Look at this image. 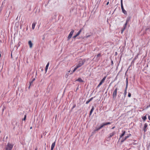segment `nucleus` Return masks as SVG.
I'll list each match as a JSON object with an SVG mask.
<instances>
[{
    "mask_svg": "<svg viewBox=\"0 0 150 150\" xmlns=\"http://www.w3.org/2000/svg\"><path fill=\"white\" fill-rule=\"evenodd\" d=\"M85 62L86 59H85L81 60L79 61L78 64L76 66L78 68L83 65Z\"/></svg>",
    "mask_w": 150,
    "mask_h": 150,
    "instance_id": "1",
    "label": "nucleus"
},
{
    "mask_svg": "<svg viewBox=\"0 0 150 150\" xmlns=\"http://www.w3.org/2000/svg\"><path fill=\"white\" fill-rule=\"evenodd\" d=\"M13 146V144H10L9 143H8L6 147V150H11Z\"/></svg>",
    "mask_w": 150,
    "mask_h": 150,
    "instance_id": "2",
    "label": "nucleus"
},
{
    "mask_svg": "<svg viewBox=\"0 0 150 150\" xmlns=\"http://www.w3.org/2000/svg\"><path fill=\"white\" fill-rule=\"evenodd\" d=\"M121 8L122 11L123 13L125 14H127V11L124 9L123 6V4L122 3V0H121Z\"/></svg>",
    "mask_w": 150,
    "mask_h": 150,
    "instance_id": "3",
    "label": "nucleus"
},
{
    "mask_svg": "<svg viewBox=\"0 0 150 150\" xmlns=\"http://www.w3.org/2000/svg\"><path fill=\"white\" fill-rule=\"evenodd\" d=\"M117 87L113 91L112 96H113V98H115L117 96Z\"/></svg>",
    "mask_w": 150,
    "mask_h": 150,
    "instance_id": "4",
    "label": "nucleus"
},
{
    "mask_svg": "<svg viewBox=\"0 0 150 150\" xmlns=\"http://www.w3.org/2000/svg\"><path fill=\"white\" fill-rule=\"evenodd\" d=\"M74 30H72L71 32H70L68 38V40H69L72 37V35H73L74 33Z\"/></svg>",
    "mask_w": 150,
    "mask_h": 150,
    "instance_id": "5",
    "label": "nucleus"
},
{
    "mask_svg": "<svg viewBox=\"0 0 150 150\" xmlns=\"http://www.w3.org/2000/svg\"><path fill=\"white\" fill-rule=\"evenodd\" d=\"M131 136V134H128L127 136H126L125 137L124 139H123L121 141V142H123L125 141L130 136Z\"/></svg>",
    "mask_w": 150,
    "mask_h": 150,
    "instance_id": "6",
    "label": "nucleus"
},
{
    "mask_svg": "<svg viewBox=\"0 0 150 150\" xmlns=\"http://www.w3.org/2000/svg\"><path fill=\"white\" fill-rule=\"evenodd\" d=\"M28 44L29 45V47L30 48H31L33 47V44L31 41H29L28 42Z\"/></svg>",
    "mask_w": 150,
    "mask_h": 150,
    "instance_id": "7",
    "label": "nucleus"
},
{
    "mask_svg": "<svg viewBox=\"0 0 150 150\" xmlns=\"http://www.w3.org/2000/svg\"><path fill=\"white\" fill-rule=\"evenodd\" d=\"M55 142H54V143H53L52 144L51 146V150H53L54 147L55 146Z\"/></svg>",
    "mask_w": 150,
    "mask_h": 150,
    "instance_id": "8",
    "label": "nucleus"
},
{
    "mask_svg": "<svg viewBox=\"0 0 150 150\" xmlns=\"http://www.w3.org/2000/svg\"><path fill=\"white\" fill-rule=\"evenodd\" d=\"M147 127V125L146 123H145L144 125V127L143 130L144 132H145L146 131V128Z\"/></svg>",
    "mask_w": 150,
    "mask_h": 150,
    "instance_id": "9",
    "label": "nucleus"
},
{
    "mask_svg": "<svg viewBox=\"0 0 150 150\" xmlns=\"http://www.w3.org/2000/svg\"><path fill=\"white\" fill-rule=\"evenodd\" d=\"M115 134V132H112V133H110L109 134V136L108 137H112Z\"/></svg>",
    "mask_w": 150,
    "mask_h": 150,
    "instance_id": "10",
    "label": "nucleus"
},
{
    "mask_svg": "<svg viewBox=\"0 0 150 150\" xmlns=\"http://www.w3.org/2000/svg\"><path fill=\"white\" fill-rule=\"evenodd\" d=\"M122 134L120 136V138H121L123 136H124L125 135V131H122Z\"/></svg>",
    "mask_w": 150,
    "mask_h": 150,
    "instance_id": "11",
    "label": "nucleus"
},
{
    "mask_svg": "<svg viewBox=\"0 0 150 150\" xmlns=\"http://www.w3.org/2000/svg\"><path fill=\"white\" fill-rule=\"evenodd\" d=\"M36 23H33L32 24V29L33 30L34 29Z\"/></svg>",
    "mask_w": 150,
    "mask_h": 150,
    "instance_id": "12",
    "label": "nucleus"
},
{
    "mask_svg": "<svg viewBox=\"0 0 150 150\" xmlns=\"http://www.w3.org/2000/svg\"><path fill=\"white\" fill-rule=\"evenodd\" d=\"M49 62H48L47 63V65H46V67H45V71H46V72L47 71V69H48V67H49Z\"/></svg>",
    "mask_w": 150,
    "mask_h": 150,
    "instance_id": "13",
    "label": "nucleus"
},
{
    "mask_svg": "<svg viewBox=\"0 0 150 150\" xmlns=\"http://www.w3.org/2000/svg\"><path fill=\"white\" fill-rule=\"evenodd\" d=\"M94 110V107L93 106H92V108L91 109L90 112V115H91V114L92 113V112H93V111Z\"/></svg>",
    "mask_w": 150,
    "mask_h": 150,
    "instance_id": "14",
    "label": "nucleus"
},
{
    "mask_svg": "<svg viewBox=\"0 0 150 150\" xmlns=\"http://www.w3.org/2000/svg\"><path fill=\"white\" fill-rule=\"evenodd\" d=\"M76 81H78L80 82H83V81L82 79H81V78H78L77 80H76Z\"/></svg>",
    "mask_w": 150,
    "mask_h": 150,
    "instance_id": "15",
    "label": "nucleus"
},
{
    "mask_svg": "<svg viewBox=\"0 0 150 150\" xmlns=\"http://www.w3.org/2000/svg\"><path fill=\"white\" fill-rule=\"evenodd\" d=\"M106 78V76L104 77L100 81V82H102V83H103L105 81V79Z\"/></svg>",
    "mask_w": 150,
    "mask_h": 150,
    "instance_id": "16",
    "label": "nucleus"
},
{
    "mask_svg": "<svg viewBox=\"0 0 150 150\" xmlns=\"http://www.w3.org/2000/svg\"><path fill=\"white\" fill-rule=\"evenodd\" d=\"M100 56H101V54L100 53L98 54L96 56V58H98V59H97L98 60L99 59V57Z\"/></svg>",
    "mask_w": 150,
    "mask_h": 150,
    "instance_id": "17",
    "label": "nucleus"
},
{
    "mask_svg": "<svg viewBox=\"0 0 150 150\" xmlns=\"http://www.w3.org/2000/svg\"><path fill=\"white\" fill-rule=\"evenodd\" d=\"M78 68L76 67H76H75V68H74L73 72L71 73V74H73L74 72L76 71V70L78 69Z\"/></svg>",
    "mask_w": 150,
    "mask_h": 150,
    "instance_id": "18",
    "label": "nucleus"
},
{
    "mask_svg": "<svg viewBox=\"0 0 150 150\" xmlns=\"http://www.w3.org/2000/svg\"><path fill=\"white\" fill-rule=\"evenodd\" d=\"M103 126H104V125H103V124H102L101 125L100 127L98 128V129H97L96 130H98L102 128Z\"/></svg>",
    "mask_w": 150,
    "mask_h": 150,
    "instance_id": "19",
    "label": "nucleus"
},
{
    "mask_svg": "<svg viewBox=\"0 0 150 150\" xmlns=\"http://www.w3.org/2000/svg\"><path fill=\"white\" fill-rule=\"evenodd\" d=\"M82 29H81L76 34L78 36L80 34V33L82 31Z\"/></svg>",
    "mask_w": 150,
    "mask_h": 150,
    "instance_id": "20",
    "label": "nucleus"
},
{
    "mask_svg": "<svg viewBox=\"0 0 150 150\" xmlns=\"http://www.w3.org/2000/svg\"><path fill=\"white\" fill-rule=\"evenodd\" d=\"M130 18V17L127 18V19L126 22L128 23L129 21Z\"/></svg>",
    "mask_w": 150,
    "mask_h": 150,
    "instance_id": "21",
    "label": "nucleus"
},
{
    "mask_svg": "<svg viewBox=\"0 0 150 150\" xmlns=\"http://www.w3.org/2000/svg\"><path fill=\"white\" fill-rule=\"evenodd\" d=\"M102 83H103L102 82H100V83H99V84L97 86V88L99 87L102 84Z\"/></svg>",
    "mask_w": 150,
    "mask_h": 150,
    "instance_id": "22",
    "label": "nucleus"
},
{
    "mask_svg": "<svg viewBox=\"0 0 150 150\" xmlns=\"http://www.w3.org/2000/svg\"><path fill=\"white\" fill-rule=\"evenodd\" d=\"M142 119L144 120H145L146 119V116H144L143 117H142Z\"/></svg>",
    "mask_w": 150,
    "mask_h": 150,
    "instance_id": "23",
    "label": "nucleus"
},
{
    "mask_svg": "<svg viewBox=\"0 0 150 150\" xmlns=\"http://www.w3.org/2000/svg\"><path fill=\"white\" fill-rule=\"evenodd\" d=\"M26 115H25L24 118L23 119V120H25L26 119Z\"/></svg>",
    "mask_w": 150,
    "mask_h": 150,
    "instance_id": "24",
    "label": "nucleus"
},
{
    "mask_svg": "<svg viewBox=\"0 0 150 150\" xmlns=\"http://www.w3.org/2000/svg\"><path fill=\"white\" fill-rule=\"evenodd\" d=\"M125 27H124V28L121 30V33H122L124 31L125 29Z\"/></svg>",
    "mask_w": 150,
    "mask_h": 150,
    "instance_id": "25",
    "label": "nucleus"
},
{
    "mask_svg": "<svg viewBox=\"0 0 150 150\" xmlns=\"http://www.w3.org/2000/svg\"><path fill=\"white\" fill-rule=\"evenodd\" d=\"M128 96L129 97H131V93H128Z\"/></svg>",
    "mask_w": 150,
    "mask_h": 150,
    "instance_id": "26",
    "label": "nucleus"
},
{
    "mask_svg": "<svg viewBox=\"0 0 150 150\" xmlns=\"http://www.w3.org/2000/svg\"><path fill=\"white\" fill-rule=\"evenodd\" d=\"M126 85H128V81L127 79H126Z\"/></svg>",
    "mask_w": 150,
    "mask_h": 150,
    "instance_id": "27",
    "label": "nucleus"
},
{
    "mask_svg": "<svg viewBox=\"0 0 150 150\" xmlns=\"http://www.w3.org/2000/svg\"><path fill=\"white\" fill-rule=\"evenodd\" d=\"M127 23L128 22H126L125 25V27H126V25H127Z\"/></svg>",
    "mask_w": 150,
    "mask_h": 150,
    "instance_id": "28",
    "label": "nucleus"
},
{
    "mask_svg": "<svg viewBox=\"0 0 150 150\" xmlns=\"http://www.w3.org/2000/svg\"><path fill=\"white\" fill-rule=\"evenodd\" d=\"M127 91L125 90V92H124V94H125V95L127 94Z\"/></svg>",
    "mask_w": 150,
    "mask_h": 150,
    "instance_id": "29",
    "label": "nucleus"
},
{
    "mask_svg": "<svg viewBox=\"0 0 150 150\" xmlns=\"http://www.w3.org/2000/svg\"><path fill=\"white\" fill-rule=\"evenodd\" d=\"M103 125L104 126H105V125H107V123H106H106H103Z\"/></svg>",
    "mask_w": 150,
    "mask_h": 150,
    "instance_id": "30",
    "label": "nucleus"
},
{
    "mask_svg": "<svg viewBox=\"0 0 150 150\" xmlns=\"http://www.w3.org/2000/svg\"><path fill=\"white\" fill-rule=\"evenodd\" d=\"M127 87H128V85H126V88H125V90L127 91Z\"/></svg>",
    "mask_w": 150,
    "mask_h": 150,
    "instance_id": "31",
    "label": "nucleus"
},
{
    "mask_svg": "<svg viewBox=\"0 0 150 150\" xmlns=\"http://www.w3.org/2000/svg\"><path fill=\"white\" fill-rule=\"evenodd\" d=\"M78 36L77 35H75L74 36V37H73V38H75L77 36Z\"/></svg>",
    "mask_w": 150,
    "mask_h": 150,
    "instance_id": "32",
    "label": "nucleus"
},
{
    "mask_svg": "<svg viewBox=\"0 0 150 150\" xmlns=\"http://www.w3.org/2000/svg\"><path fill=\"white\" fill-rule=\"evenodd\" d=\"M106 123H107V125H108L110 124H111V123L110 122H106Z\"/></svg>",
    "mask_w": 150,
    "mask_h": 150,
    "instance_id": "33",
    "label": "nucleus"
},
{
    "mask_svg": "<svg viewBox=\"0 0 150 150\" xmlns=\"http://www.w3.org/2000/svg\"><path fill=\"white\" fill-rule=\"evenodd\" d=\"M75 106H76L75 105H74L73 106V107H72V109H73L75 107Z\"/></svg>",
    "mask_w": 150,
    "mask_h": 150,
    "instance_id": "34",
    "label": "nucleus"
},
{
    "mask_svg": "<svg viewBox=\"0 0 150 150\" xmlns=\"http://www.w3.org/2000/svg\"><path fill=\"white\" fill-rule=\"evenodd\" d=\"M148 119L150 121V115L148 116Z\"/></svg>",
    "mask_w": 150,
    "mask_h": 150,
    "instance_id": "35",
    "label": "nucleus"
},
{
    "mask_svg": "<svg viewBox=\"0 0 150 150\" xmlns=\"http://www.w3.org/2000/svg\"><path fill=\"white\" fill-rule=\"evenodd\" d=\"M89 102V101H86V103H88Z\"/></svg>",
    "mask_w": 150,
    "mask_h": 150,
    "instance_id": "36",
    "label": "nucleus"
},
{
    "mask_svg": "<svg viewBox=\"0 0 150 150\" xmlns=\"http://www.w3.org/2000/svg\"><path fill=\"white\" fill-rule=\"evenodd\" d=\"M109 2H108L107 3L106 5H108L109 4Z\"/></svg>",
    "mask_w": 150,
    "mask_h": 150,
    "instance_id": "37",
    "label": "nucleus"
},
{
    "mask_svg": "<svg viewBox=\"0 0 150 150\" xmlns=\"http://www.w3.org/2000/svg\"><path fill=\"white\" fill-rule=\"evenodd\" d=\"M115 127H112V129H114L115 128Z\"/></svg>",
    "mask_w": 150,
    "mask_h": 150,
    "instance_id": "38",
    "label": "nucleus"
},
{
    "mask_svg": "<svg viewBox=\"0 0 150 150\" xmlns=\"http://www.w3.org/2000/svg\"><path fill=\"white\" fill-rule=\"evenodd\" d=\"M31 83H32V82H31ZM31 83H30V85L29 86V87H28V88H30V85Z\"/></svg>",
    "mask_w": 150,
    "mask_h": 150,
    "instance_id": "39",
    "label": "nucleus"
},
{
    "mask_svg": "<svg viewBox=\"0 0 150 150\" xmlns=\"http://www.w3.org/2000/svg\"><path fill=\"white\" fill-rule=\"evenodd\" d=\"M11 58H12V54H11Z\"/></svg>",
    "mask_w": 150,
    "mask_h": 150,
    "instance_id": "40",
    "label": "nucleus"
},
{
    "mask_svg": "<svg viewBox=\"0 0 150 150\" xmlns=\"http://www.w3.org/2000/svg\"><path fill=\"white\" fill-rule=\"evenodd\" d=\"M37 149H37V148H36V149H35V150H37Z\"/></svg>",
    "mask_w": 150,
    "mask_h": 150,
    "instance_id": "41",
    "label": "nucleus"
},
{
    "mask_svg": "<svg viewBox=\"0 0 150 150\" xmlns=\"http://www.w3.org/2000/svg\"><path fill=\"white\" fill-rule=\"evenodd\" d=\"M70 71H68V74H69V73L70 72Z\"/></svg>",
    "mask_w": 150,
    "mask_h": 150,
    "instance_id": "42",
    "label": "nucleus"
},
{
    "mask_svg": "<svg viewBox=\"0 0 150 150\" xmlns=\"http://www.w3.org/2000/svg\"><path fill=\"white\" fill-rule=\"evenodd\" d=\"M112 64H113V61H112Z\"/></svg>",
    "mask_w": 150,
    "mask_h": 150,
    "instance_id": "43",
    "label": "nucleus"
},
{
    "mask_svg": "<svg viewBox=\"0 0 150 150\" xmlns=\"http://www.w3.org/2000/svg\"><path fill=\"white\" fill-rule=\"evenodd\" d=\"M1 57V54H0V58Z\"/></svg>",
    "mask_w": 150,
    "mask_h": 150,
    "instance_id": "44",
    "label": "nucleus"
},
{
    "mask_svg": "<svg viewBox=\"0 0 150 150\" xmlns=\"http://www.w3.org/2000/svg\"><path fill=\"white\" fill-rule=\"evenodd\" d=\"M34 80H35V79H33V81H34Z\"/></svg>",
    "mask_w": 150,
    "mask_h": 150,
    "instance_id": "45",
    "label": "nucleus"
},
{
    "mask_svg": "<svg viewBox=\"0 0 150 150\" xmlns=\"http://www.w3.org/2000/svg\"><path fill=\"white\" fill-rule=\"evenodd\" d=\"M32 127H30V129H32Z\"/></svg>",
    "mask_w": 150,
    "mask_h": 150,
    "instance_id": "46",
    "label": "nucleus"
},
{
    "mask_svg": "<svg viewBox=\"0 0 150 150\" xmlns=\"http://www.w3.org/2000/svg\"><path fill=\"white\" fill-rule=\"evenodd\" d=\"M149 107H150V105H149Z\"/></svg>",
    "mask_w": 150,
    "mask_h": 150,
    "instance_id": "47",
    "label": "nucleus"
}]
</instances>
